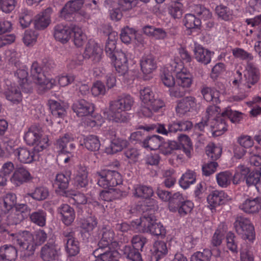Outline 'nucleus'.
Masks as SVG:
<instances>
[{"mask_svg":"<svg viewBox=\"0 0 261 261\" xmlns=\"http://www.w3.org/2000/svg\"><path fill=\"white\" fill-rule=\"evenodd\" d=\"M83 0H70L61 9L59 17L67 21L71 20L73 15L83 7Z\"/></svg>","mask_w":261,"mask_h":261,"instance_id":"obj_12","label":"nucleus"},{"mask_svg":"<svg viewBox=\"0 0 261 261\" xmlns=\"http://www.w3.org/2000/svg\"><path fill=\"white\" fill-rule=\"evenodd\" d=\"M98 238L100 239L98 246L99 247H109L112 245L113 247H116L114 245L115 232L112 228L109 225H103L98 230Z\"/></svg>","mask_w":261,"mask_h":261,"instance_id":"obj_14","label":"nucleus"},{"mask_svg":"<svg viewBox=\"0 0 261 261\" xmlns=\"http://www.w3.org/2000/svg\"><path fill=\"white\" fill-rule=\"evenodd\" d=\"M83 144L89 151H98L100 146L98 138L95 135H89L84 138Z\"/></svg>","mask_w":261,"mask_h":261,"instance_id":"obj_42","label":"nucleus"},{"mask_svg":"<svg viewBox=\"0 0 261 261\" xmlns=\"http://www.w3.org/2000/svg\"><path fill=\"white\" fill-rule=\"evenodd\" d=\"M234 227L236 232L243 240H248L250 242L254 240V228L248 219L241 216L237 217L234 223Z\"/></svg>","mask_w":261,"mask_h":261,"instance_id":"obj_9","label":"nucleus"},{"mask_svg":"<svg viewBox=\"0 0 261 261\" xmlns=\"http://www.w3.org/2000/svg\"><path fill=\"white\" fill-rule=\"evenodd\" d=\"M75 235V232L71 229L63 231L62 234L65 249L69 256H75L80 252V243Z\"/></svg>","mask_w":261,"mask_h":261,"instance_id":"obj_10","label":"nucleus"},{"mask_svg":"<svg viewBox=\"0 0 261 261\" xmlns=\"http://www.w3.org/2000/svg\"><path fill=\"white\" fill-rule=\"evenodd\" d=\"M114 245L118 248V253L129 260L143 261L140 252L132 245H126L118 242H114Z\"/></svg>","mask_w":261,"mask_h":261,"instance_id":"obj_11","label":"nucleus"},{"mask_svg":"<svg viewBox=\"0 0 261 261\" xmlns=\"http://www.w3.org/2000/svg\"><path fill=\"white\" fill-rule=\"evenodd\" d=\"M196 180V175L194 172L188 170L184 174L179 181L180 186L186 189Z\"/></svg>","mask_w":261,"mask_h":261,"instance_id":"obj_50","label":"nucleus"},{"mask_svg":"<svg viewBox=\"0 0 261 261\" xmlns=\"http://www.w3.org/2000/svg\"><path fill=\"white\" fill-rule=\"evenodd\" d=\"M31 174L24 167H19L14 170L10 179L12 183L19 186L21 185L28 182L32 179Z\"/></svg>","mask_w":261,"mask_h":261,"instance_id":"obj_23","label":"nucleus"},{"mask_svg":"<svg viewBox=\"0 0 261 261\" xmlns=\"http://www.w3.org/2000/svg\"><path fill=\"white\" fill-rule=\"evenodd\" d=\"M31 75L35 82L38 85L39 88L43 91L51 89L56 84L55 79L47 76L42 71V67L38 63H33L31 68Z\"/></svg>","mask_w":261,"mask_h":261,"instance_id":"obj_7","label":"nucleus"},{"mask_svg":"<svg viewBox=\"0 0 261 261\" xmlns=\"http://www.w3.org/2000/svg\"><path fill=\"white\" fill-rule=\"evenodd\" d=\"M74 185L77 189L86 188L88 185L87 172H79L74 178Z\"/></svg>","mask_w":261,"mask_h":261,"instance_id":"obj_54","label":"nucleus"},{"mask_svg":"<svg viewBox=\"0 0 261 261\" xmlns=\"http://www.w3.org/2000/svg\"><path fill=\"white\" fill-rule=\"evenodd\" d=\"M63 196L71 197L72 200L74 201L73 203L75 204L84 205L87 202V199L86 196L82 193H76L74 191H65Z\"/></svg>","mask_w":261,"mask_h":261,"instance_id":"obj_49","label":"nucleus"},{"mask_svg":"<svg viewBox=\"0 0 261 261\" xmlns=\"http://www.w3.org/2000/svg\"><path fill=\"white\" fill-rule=\"evenodd\" d=\"M140 231L143 233H149L153 236L163 238L166 234V229L163 225L157 222L153 214L144 213L139 220L135 222Z\"/></svg>","mask_w":261,"mask_h":261,"instance_id":"obj_3","label":"nucleus"},{"mask_svg":"<svg viewBox=\"0 0 261 261\" xmlns=\"http://www.w3.org/2000/svg\"><path fill=\"white\" fill-rule=\"evenodd\" d=\"M134 101L129 95L119 96L116 99L110 102L109 118L117 123H127L129 115L126 112L131 109Z\"/></svg>","mask_w":261,"mask_h":261,"instance_id":"obj_1","label":"nucleus"},{"mask_svg":"<svg viewBox=\"0 0 261 261\" xmlns=\"http://www.w3.org/2000/svg\"><path fill=\"white\" fill-rule=\"evenodd\" d=\"M70 179V173L66 172V173H59L56 176V179L54 182V186L58 189H59L62 196L64 192L68 187L69 182Z\"/></svg>","mask_w":261,"mask_h":261,"instance_id":"obj_33","label":"nucleus"},{"mask_svg":"<svg viewBox=\"0 0 261 261\" xmlns=\"http://www.w3.org/2000/svg\"><path fill=\"white\" fill-rule=\"evenodd\" d=\"M113 60V64L118 75L122 76L123 80L127 81L129 79L127 60L125 54L121 53L117 58Z\"/></svg>","mask_w":261,"mask_h":261,"instance_id":"obj_16","label":"nucleus"},{"mask_svg":"<svg viewBox=\"0 0 261 261\" xmlns=\"http://www.w3.org/2000/svg\"><path fill=\"white\" fill-rule=\"evenodd\" d=\"M95 176L97 178V184L103 188H109L122 183L121 174L115 170L107 169L97 171Z\"/></svg>","mask_w":261,"mask_h":261,"instance_id":"obj_6","label":"nucleus"},{"mask_svg":"<svg viewBox=\"0 0 261 261\" xmlns=\"http://www.w3.org/2000/svg\"><path fill=\"white\" fill-rule=\"evenodd\" d=\"M72 110L79 117H83L91 115L94 112L92 103L84 100L80 99L73 103Z\"/></svg>","mask_w":261,"mask_h":261,"instance_id":"obj_22","label":"nucleus"},{"mask_svg":"<svg viewBox=\"0 0 261 261\" xmlns=\"http://www.w3.org/2000/svg\"><path fill=\"white\" fill-rule=\"evenodd\" d=\"M128 142L126 140L119 138H115L112 140L110 148H107V152L109 153H115L121 151L123 148L126 147Z\"/></svg>","mask_w":261,"mask_h":261,"instance_id":"obj_40","label":"nucleus"},{"mask_svg":"<svg viewBox=\"0 0 261 261\" xmlns=\"http://www.w3.org/2000/svg\"><path fill=\"white\" fill-rule=\"evenodd\" d=\"M15 76L18 79V82L23 92L29 93L32 91V87L28 82V72L25 66L17 69L15 72Z\"/></svg>","mask_w":261,"mask_h":261,"instance_id":"obj_29","label":"nucleus"},{"mask_svg":"<svg viewBox=\"0 0 261 261\" xmlns=\"http://www.w3.org/2000/svg\"><path fill=\"white\" fill-rule=\"evenodd\" d=\"M73 137L69 134H65L63 137L57 140L56 142V147L59 149V152L69 151L70 149V144L73 143Z\"/></svg>","mask_w":261,"mask_h":261,"instance_id":"obj_37","label":"nucleus"},{"mask_svg":"<svg viewBox=\"0 0 261 261\" xmlns=\"http://www.w3.org/2000/svg\"><path fill=\"white\" fill-rule=\"evenodd\" d=\"M176 76V82L178 86L187 89L189 88L192 83L191 76L189 73L184 72H178Z\"/></svg>","mask_w":261,"mask_h":261,"instance_id":"obj_46","label":"nucleus"},{"mask_svg":"<svg viewBox=\"0 0 261 261\" xmlns=\"http://www.w3.org/2000/svg\"><path fill=\"white\" fill-rule=\"evenodd\" d=\"M232 175L229 171H223L216 175L217 182L222 188L227 187L232 181Z\"/></svg>","mask_w":261,"mask_h":261,"instance_id":"obj_45","label":"nucleus"},{"mask_svg":"<svg viewBox=\"0 0 261 261\" xmlns=\"http://www.w3.org/2000/svg\"><path fill=\"white\" fill-rule=\"evenodd\" d=\"M193 51L194 57L198 62L204 65H207L211 62L212 56L214 54V52H212L204 48L201 45L197 44H195Z\"/></svg>","mask_w":261,"mask_h":261,"instance_id":"obj_24","label":"nucleus"},{"mask_svg":"<svg viewBox=\"0 0 261 261\" xmlns=\"http://www.w3.org/2000/svg\"><path fill=\"white\" fill-rule=\"evenodd\" d=\"M177 102L176 111L180 115H183L188 112H190L191 109L195 108L196 106V98L193 96H186L178 100Z\"/></svg>","mask_w":261,"mask_h":261,"instance_id":"obj_25","label":"nucleus"},{"mask_svg":"<svg viewBox=\"0 0 261 261\" xmlns=\"http://www.w3.org/2000/svg\"><path fill=\"white\" fill-rule=\"evenodd\" d=\"M48 195V189L46 187L39 186L36 187L33 191L27 193L25 197H31L36 201H42L46 199Z\"/></svg>","mask_w":261,"mask_h":261,"instance_id":"obj_38","label":"nucleus"},{"mask_svg":"<svg viewBox=\"0 0 261 261\" xmlns=\"http://www.w3.org/2000/svg\"><path fill=\"white\" fill-rule=\"evenodd\" d=\"M102 50L98 44L94 41L89 42L86 45L83 57L85 59H91L93 63L99 62L101 59Z\"/></svg>","mask_w":261,"mask_h":261,"instance_id":"obj_18","label":"nucleus"},{"mask_svg":"<svg viewBox=\"0 0 261 261\" xmlns=\"http://www.w3.org/2000/svg\"><path fill=\"white\" fill-rule=\"evenodd\" d=\"M167 253L168 248L166 243L164 241H157L153 245V252L151 259L158 261L166 255Z\"/></svg>","mask_w":261,"mask_h":261,"instance_id":"obj_35","label":"nucleus"},{"mask_svg":"<svg viewBox=\"0 0 261 261\" xmlns=\"http://www.w3.org/2000/svg\"><path fill=\"white\" fill-rule=\"evenodd\" d=\"M247 72L244 74V84L250 88L251 85L256 84L259 80V72L258 69L252 63H247Z\"/></svg>","mask_w":261,"mask_h":261,"instance_id":"obj_20","label":"nucleus"},{"mask_svg":"<svg viewBox=\"0 0 261 261\" xmlns=\"http://www.w3.org/2000/svg\"><path fill=\"white\" fill-rule=\"evenodd\" d=\"M221 148L214 144L208 145L206 147V154L211 161H215L218 159L221 156Z\"/></svg>","mask_w":261,"mask_h":261,"instance_id":"obj_53","label":"nucleus"},{"mask_svg":"<svg viewBox=\"0 0 261 261\" xmlns=\"http://www.w3.org/2000/svg\"><path fill=\"white\" fill-rule=\"evenodd\" d=\"M72 29L63 23L56 24L54 28V36L56 40L66 43L70 38Z\"/></svg>","mask_w":261,"mask_h":261,"instance_id":"obj_21","label":"nucleus"},{"mask_svg":"<svg viewBox=\"0 0 261 261\" xmlns=\"http://www.w3.org/2000/svg\"><path fill=\"white\" fill-rule=\"evenodd\" d=\"M17 202L16 196L13 193H8L3 199L2 203H0V214L2 217L7 214L14 206H16Z\"/></svg>","mask_w":261,"mask_h":261,"instance_id":"obj_31","label":"nucleus"},{"mask_svg":"<svg viewBox=\"0 0 261 261\" xmlns=\"http://www.w3.org/2000/svg\"><path fill=\"white\" fill-rule=\"evenodd\" d=\"M212 253L210 250L204 249L202 252L197 251L191 257V261H210Z\"/></svg>","mask_w":261,"mask_h":261,"instance_id":"obj_62","label":"nucleus"},{"mask_svg":"<svg viewBox=\"0 0 261 261\" xmlns=\"http://www.w3.org/2000/svg\"><path fill=\"white\" fill-rule=\"evenodd\" d=\"M60 248L53 240L49 241L42 247L41 257L44 261H53L58 259Z\"/></svg>","mask_w":261,"mask_h":261,"instance_id":"obj_15","label":"nucleus"},{"mask_svg":"<svg viewBox=\"0 0 261 261\" xmlns=\"http://www.w3.org/2000/svg\"><path fill=\"white\" fill-rule=\"evenodd\" d=\"M16 4V0H0V9L3 12L10 13L14 10Z\"/></svg>","mask_w":261,"mask_h":261,"instance_id":"obj_64","label":"nucleus"},{"mask_svg":"<svg viewBox=\"0 0 261 261\" xmlns=\"http://www.w3.org/2000/svg\"><path fill=\"white\" fill-rule=\"evenodd\" d=\"M164 138L159 135L148 136L142 142V146L150 150L160 149Z\"/></svg>","mask_w":261,"mask_h":261,"instance_id":"obj_32","label":"nucleus"},{"mask_svg":"<svg viewBox=\"0 0 261 261\" xmlns=\"http://www.w3.org/2000/svg\"><path fill=\"white\" fill-rule=\"evenodd\" d=\"M227 118L233 123H238L242 119V113L233 111L229 108L226 109L221 115L212 119L210 134L213 137L222 135L227 130L225 118Z\"/></svg>","mask_w":261,"mask_h":261,"instance_id":"obj_2","label":"nucleus"},{"mask_svg":"<svg viewBox=\"0 0 261 261\" xmlns=\"http://www.w3.org/2000/svg\"><path fill=\"white\" fill-rule=\"evenodd\" d=\"M249 168L244 165H239L236 170V172L232 176V182L234 185L239 184L241 181L246 180L247 176L249 172Z\"/></svg>","mask_w":261,"mask_h":261,"instance_id":"obj_44","label":"nucleus"},{"mask_svg":"<svg viewBox=\"0 0 261 261\" xmlns=\"http://www.w3.org/2000/svg\"><path fill=\"white\" fill-rule=\"evenodd\" d=\"M48 104L52 115L57 118H63L66 115L65 107L59 102L49 100Z\"/></svg>","mask_w":261,"mask_h":261,"instance_id":"obj_41","label":"nucleus"},{"mask_svg":"<svg viewBox=\"0 0 261 261\" xmlns=\"http://www.w3.org/2000/svg\"><path fill=\"white\" fill-rule=\"evenodd\" d=\"M29 218L31 222L39 226L43 227L46 224V213L43 210L32 212Z\"/></svg>","mask_w":261,"mask_h":261,"instance_id":"obj_39","label":"nucleus"},{"mask_svg":"<svg viewBox=\"0 0 261 261\" xmlns=\"http://www.w3.org/2000/svg\"><path fill=\"white\" fill-rule=\"evenodd\" d=\"M153 194V191L151 187L137 185L135 188L134 195L136 197L147 199L150 198Z\"/></svg>","mask_w":261,"mask_h":261,"instance_id":"obj_47","label":"nucleus"},{"mask_svg":"<svg viewBox=\"0 0 261 261\" xmlns=\"http://www.w3.org/2000/svg\"><path fill=\"white\" fill-rule=\"evenodd\" d=\"M147 242V238L140 234L135 235L131 239L132 245L136 248L139 252L143 251V247Z\"/></svg>","mask_w":261,"mask_h":261,"instance_id":"obj_60","label":"nucleus"},{"mask_svg":"<svg viewBox=\"0 0 261 261\" xmlns=\"http://www.w3.org/2000/svg\"><path fill=\"white\" fill-rule=\"evenodd\" d=\"M184 25L188 29H200L201 21L200 18L192 14H187L183 20Z\"/></svg>","mask_w":261,"mask_h":261,"instance_id":"obj_43","label":"nucleus"},{"mask_svg":"<svg viewBox=\"0 0 261 261\" xmlns=\"http://www.w3.org/2000/svg\"><path fill=\"white\" fill-rule=\"evenodd\" d=\"M194 207L193 203L190 200H185L179 206L173 207V212L178 211L180 217H185L188 214L191 213Z\"/></svg>","mask_w":261,"mask_h":261,"instance_id":"obj_51","label":"nucleus"},{"mask_svg":"<svg viewBox=\"0 0 261 261\" xmlns=\"http://www.w3.org/2000/svg\"><path fill=\"white\" fill-rule=\"evenodd\" d=\"M261 198L257 197L254 198H249L246 199L240 206L239 207L245 213L252 214L259 211L260 208Z\"/></svg>","mask_w":261,"mask_h":261,"instance_id":"obj_27","label":"nucleus"},{"mask_svg":"<svg viewBox=\"0 0 261 261\" xmlns=\"http://www.w3.org/2000/svg\"><path fill=\"white\" fill-rule=\"evenodd\" d=\"M13 237L12 241L14 244L19 246L21 250L25 251V255H33L35 249L34 238L31 232L23 231L17 234H10Z\"/></svg>","mask_w":261,"mask_h":261,"instance_id":"obj_8","label":"nucleus"},{"mask_svg":"<svg viewBox=\"0 0 261 261\" xmlns=\"http://www.w3.org/2000/svg\"><path fill=\"white\" fill-rule=\"evenodd\" d=\"M260 180L261 175L260 173L258 172V170L252 171L251 172L249 171L248 175L247 176L246 183L248 186H254L256 190Z\"/></svg>","mask_w":261,"mask_h":261,"instance_id":"obj_55","label":"nucleus"},{"mask_svg":"<svg viewBox=\"0 0 261 261\" xmlns=\"http://www.w3.org/2000/svg\"><path fill=\"white\" fill-rule=\"evenodd\" d=\"M97 225V219L95 217L91 216L82 221L81 227L85 232L87 233L88 238L90 236L89 233L92 231Z\"/></svg>","mask_w":261,"mask_h":261,"instance_id":"obj_48","label":"nucleus"},{"mask_svg":"<svg viewBox=\"0 0 261 261\" xmlns=\"http://www.w3.org/2000/svg\"><path fill=\"white\" fill-rule=\"evenodd\" d=\"M211 120L207 117H203L201 120L195 125V129L202 132H205L207 135L210 134Z\"/></svg>","mask_w":261,"mask_h":261,"instance_id":"obj_61","label":"nucleus"},{"mask_svg":"<svg viewBox=\"0 0 261 261\" xmlns=\"http://www.w3.org/2000/svg\"><path fill=\"white\" fill-rule=\"evenodd\" d=\"M49 145L48 139L44 138L35 146L33 149L30 150L25 147H19L14 151L20 162L23 164H30L36 160V155Z\"/></svg>","mask_w":261,"mask_h":261,"instance_id":"obj_5","label":"nucleus"},{"mask_svg":"<svg viewBox=\"0 0 261 261\" xmlns=\"http://www.w3.org/2000/svg\"><path fill=\"white\" fill-rule=\"evenodd\" d=\"M140 99L144 105L152 106L154 110H159L165 105L161 99L155 97L153 92L149 88L140 90Z\"/></svg>","mask_w":261,"mask_h":261,"instance_id":"obj_13","label":"nucleus"},{"mask_svg":"<svg viewBox=\"0 0 261 261\" xmlns=\"http://www.w3.org/2000/svg\"><path fill=\"white\" fill-rule=\"evenodd\" d=\"M72 32L73 33V42L77 47H81L86 42V36L83 33L81 29L74 27L72 29Z\"/></svg>","mask_w":261,"mask_h":261,"instance_id":"obj_56","label":"nucleus"},{"mask_svg":"<svg viewBox=\"0 0 261 261\" xmlns=\"http://www.w3.org/2000/svg\"><path fill=\"white\" fill-rule=\"evenodd\" d=\"M180 144L174 141H169L162 142L160 151L164 155L171 154L175 150H181L188 158L191 156V151L193 150L192 144L189 137L183 135L179 137Z\"/></svg>","mask_w":261,"mask_h":261,"instance_id":"obj_4","label":"nucleus"},{"mask_svg":"<svg viewBox=\"0 0 261 261\" xmlns=\"http://www.w3.org/2000/svg\"><path fill=\"white\" fill-rule=\"evenodd\" d=\"M232 53L235 58L247 61L248 63H250L249 62L253 59V56L251 54L241 48H234L232 50Z\"/></svg>","mask_w":261,"mask_h":261,"instance_id":"obj_57","label":"nucleus"},{"mask_svg":"<svg viewBox=\"0 0 261 261\" xmlns=\"http://www.w3.org/2000/svg\"><path fill=\"white\" fill-rule=\"evenodd\" d=\"M161 80L165 86L171 87L175 84V80L172 72L169 69H163L161 75Z\"/></svg>","mask_w":261,"mask_h":261,"instance_id":"obj_59","label":"nucleus"},{"mask_svg":"<svg viewBox=\"0 0 261 261\" xmlns=\"http://www.w3.org/2000/svg\"><path fill=\"white\" fill-rule=\"evenodd\" d=\"M216 12L219 18L225 21H228L232 18V11L224 5H220L216 8Z\"/></svg>","mask_w":261,"mask_h":261,"instance_id":"obj_58","label":"nucleus"},{"mask_svg":"<svg viewBox=\"0 0 261 261\" xmlns=\"http://www.w3.org/2000/svg\"><path fill=\"white\" fill-rule=\"evenodd\" d=\"M57 212L61 216L62 222L66 226H70L75 218L74 208L68 204H62L57 208Z\"/></svg>","mask_w":261,"mask_h":261,"instance_id":"obj_19","label":"nucleus"},{"mask_svg":"<svg viewBox=\"0 0 261 261\" xmlns=\"http://www.w3.org/2000/svg\"><path fill=\"white\" fill-rule=\"evenodd\" d=\"M141 128L148 132L151 130H155L157 133L164 135H168L169 134L175 133L179 131L177 121L169 123L167 128H166L164 124L160 123L151 124L148 126H142Z\"/></svg>","mask_w":261,"mask_h":261,"instance_id":"obj_17","label":"nucleus"},{"mask_svg":"<svg viewBox=\"0 0 261 261\" xmlns=\"http://www.w3.org/2000/svg\"><path fill=\"white\" fill-rule=\"evenodd\" d=\"M4 93L6 99L13 103H18L22 100L21 93L16 86H8Z\"/></svg>","mask_w":261,"mask_h":261,"instance_id":"obj_34","label":"nucleus"},{"mask_svg":"<svg viewBox=\"0 0 261 261\" xmlns=\"http://www.w3.org/2000/svg\"><path fill=\"white\" fill-rule=\"evenodd\" d=\"M227 195L223 191L215 190L207 197V201L211 210L224 203Z\"/></svg>","mask_w":261,"mask_h":261,"instance_id":"obj_28","label":"nucleus"},{"mask_svg":"<svg viewBox=\"0 0 261 261\" xmlns=\"http://www.w3.org/2000/svg\"><path fill=\"white\" fill-rule=\"evenodd\" d=\"M141 70L144 74L152 73L157 67L155 57L152 55H147L142 57L140 61Z\"/></svg>","mask_w":261,"mask_h":261,"instance_id":"obj_26","label":"nucleus"},{"mask_svg":"<svg viewBox=\"0 0 261 261\" xmlns=\"http://www.w3.org/2000/svg\"><path fill=\"white\" fill-rule=\"evenodd\" d=\"M44 138L47 137L41 136L39 132L34 128H30L24 136V139L29 145L36 146L40 141Z\"/></svg>","mask_w":261,"mask_h":261,"instance_id":"obj_36","label":"nucleus"},{"mask_svg":"<svg viewBox=\"0 0 261 261\" xmlns=\"http://www.w3.org/2000/svg\"><path fill=\"white\" fill-rule=\"evenodd\" d=\"M193 12L194 15L197 16L198 17L197 18H200V20L203 19L206 20L212 17V13L210 10L201 5H195L193 8Z\"/></svg>","mask_w":261,"mask_h":261,"instance_id":"obj_52","label":"nucleus"},{"mask_svg":"<svg viewBox=\"0 0 261 261\" xmlns=\"http://www.w3.org/2000/svg\"><path fill=\"white\" fill-rule=\"evenodd\" d=\"M185 201L184 197L179 192L174 193L171 196V198L169 201L170 211L173 212V207H176V206H179Z\"/></svg>","mask_w":261,"mask_h":261,"instance_id":"obj_63","label":"nucleus"},{"mask_svg":"<svg viewBox=\"0 0 261 261\" xmlns=\"http://www.w3.org/2000/svg\"><path fill=\"white\" fill-rule=\"evenodd\" d=\"M17 250L12 245H5L0 247V261H15Z\"/></svg>","mask_w":261,"mask_h":261,"instance_id":"obj_30","label":"nucleus"}]
</instances>
